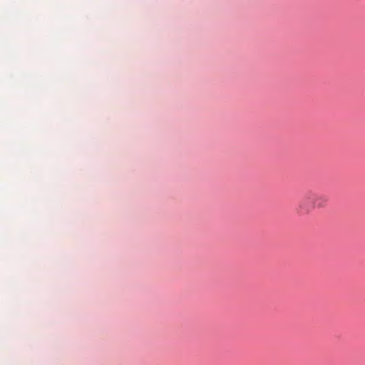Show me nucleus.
I'll return each mask as SVG.
<instances>
[{
  "label": "nucleus",
  "mask_w": 365,
  "mask_h": 365,
  "mask_svg": "<svg viewBox=\"0 0 365 365\" xmlns=\"http://www.w3.org/2000/svg\"><path fill=\"white\" fill-rule=\"evenodd\" d=\"M327 202V195L319 193H309L299 204V212L301 214H308L315 208L324 207Z\"/></svg>",
  "instance_id": "1"
}]
</instances>
